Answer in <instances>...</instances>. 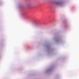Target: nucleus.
Here are the masks:
<instances>
[{"instance_id": "f257e3e1", "label": "nucleus", "mask_w": 79, "mask_h": 79, "mask_svg": "<svg viewBox=\"0 0 79 79\" xmlns=\"http://www.w3.org/2000/svg\"><path fill=\"white\" fill-rule=\"evenodd\" d=\"M27 7L29 8V7H30L31 6V4H27Z\"/></svg>"}]
</instances>
